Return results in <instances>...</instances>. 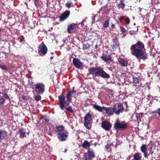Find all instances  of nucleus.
Masks as SVG:
<instances>
[{
    "label": "nucleus",
    "mask_w": 160,
    "mask_h": 160,
    "mask_svg": "<svg viewBox=\"0 0 160 160\" xmlns=\"http://www.w3.org/2000/svg\"><path fill=\"white\" fill-rule=\"evenodd\" d=\"M92 106L94 109L100 112L103 113L105 111L106 113L109 116L113 115L114 113L116 115H118L121 113L124 110L123 104L120 103L114 104L113 108L102 107L96 104H92Z\"/></svg>",
    "instance_id": "f257e3e1"
},
{
    "label": "nucleus",
    "mask_w": 160,
    "mask_h": 160,
    "mask_svg": "<svg viewBox=\"0 0 160 160\" xmlns=\"http://www.w3.org/2000/svg\"><path fill=\"white\" fill-rule=\"evenodd\" d=\"M131 54L135 56L137 59H142L145 61L148 58L147 54L144 51L145 46L142 42L138 41L132 45L130 48Z\"/></svg>",
    "instance_id": "f03ea898"
},
{
    "label": "nucleus",
    "mask_w": 160,
    "mask_h": 160,
    "mask_svg": "<svg viewBox=\"0 0 160 160\" xmlns=\"http://www.w3.org/2000/svg\"><path fill=\"white\" fill-rule=\"evenodd\" d=\"M32 88L33 89V92H35L38 94H42L45 91V85L42 82H38Z\"/></svg>",
    "instance_id": "7ed1b4c3"
},
{
    "label": "nucleus",
    "mask_w": 160,
    "mask_h": 160,
    "mask_svg": "<svg viewBox=\"0 0 160 160\" xmlns=\"http://www.w3.org/2000/svg\"><path fill=\"white\" fill-rule=\"evenodd\" d=\"M84 127L88 130L91 129L92 122V120L90 113H87L84 117Z\"/></svg>",
    "instance_id": "20e7f679"
},
{
    "label": "nucleus",
    "mask_w": 160,
    "mask_h": 160,
    "mask_svg": "<svg viewBox=\"0 0 160 160\" xmlns=\"http://www.w3.org/2000/svg\"><path fill=\"white\" fill-rule=\"evenodd\" d=\"M89 72L87 73L88 75L92 74L93 75L98 77H101L102 78L108 79L110 78V75L106 73L104 71H89Z\"/></svg>",
    "instance_id": "39448f33"
},
{
    "label": "nucleus",
    "mask_w": 160,
    "mask_h": 160,
    "mask_svg": "<svg viewBox=\"0 0 160 160\" xmlns=\"http://www.w3.org/2000/svg\"><path fill=\"white\" fill-rule=\"evenodd\" d=\"M114 129L118 131L120 130H124L128 128V125L125 122H121L119 119H117L113 125Z\"/></svg>",
    "instance_id": "423d86ee"
},
{
    "label": "nucleus",
    "mask_w": 160,
    "mask_h": 160,
    "mask_svg": "<svg viewBox=\"0 0 160 160\" xmlns=\"http://www.w3.org/2000/svg\"><path fill=\"white\" fill-rule=\"evenodd\" d=\"M73 65L78 69H82L83 68H86L87 66L78 58H74L72 60Z\"/></svg>",
    "instance_id": "0eeeda50"
},
{
    "label": "nucleus",
    "mask_w": 160,
    "mask_h": 160,
    "mask_svg": "<svg viewBox=\"0 0 160 160\" xmlns=\"http://www.w3.org/2000/svg\"><path fill=\"white\" fill-rule=\"evenodd\" d=\"M95 157L94 152L92 150L89 148L87 152L85 153L84 155V160H92Z\"/></svg>",
    "instance_id": "6e6552de"
},
{
    "label": "nucleus",
    "mask_w": 160,
    "mask_h": 160,
    "mask_svg": "<svg viewBox=\"0 0 160 160\" xmlns=\"http://www.w3.org/2000/svg\"><path fill=\"white\" fill-rule=\"evenodd\" d=\"M38 51L39 54L40 56H43L46 54L48 51V48L43 43H41L38 47Z\"/></svg>",
    "instance_id": "1a4fd4ad"
},
{
    "label": "nucleus",
    "mask_w": 160,
    "mask_h": 160,
    "mask_svg": "<svg viewBox=\"0 0 160 160\" xmlns=\"http://www.w3.org/2000/svg\"><path fill=\"white\" fill-rule=\"evenodd\" d=\"M69 133L67 130L63 131L58 134V138L60 142H63L67 140L68 138Z\"/></svg>",
    "instance_id": "9d476101"
},
{
    "label": "nucleus",
    "mask_w": 160,
    "mask_h": 160,
    "mask_svg": "<svg viewBox=\"0 0 160 160\" xmlns=\"http://www.w3.org/2000/svg\"><path fill=\"white\" fill-rule=\"evenodd\" d=\"M58 104L60 109L63 110L65 107V104L66 103L65 98L63 96V94H61L58 96Z\"/></svg>",
    "instance_id": "9b49d317"
},
{
    "label": "nucleus",
    "mask_w": 160,
    "mask_h": 160,
    "mask_svg": "<svg viewBox=\"0 0 160 160\" xmlns=\"http://www.w3.org/2000/svg\"><path fill=\"white\" fill-rule=\"evenodd\" d=\"M118 38L117 37L112 39V43L111 45V49L112 51L115 50L116 48L119 46V43L118 42Z\"/></svg>",
    "instance_id": "f8f14e48"
},
{
    "label": "nucleus",
    "mask_w": 160,
    "mask_h": 160,
    "mask_svg": "<svg viewBox=\"0 0 160 160\" xmlns=\"http://www.w3.org/2000/svg\"><path fill=\"white\" fill-rule=\"evenodd\" d=\"M69 10H66L61 15L59 18V21L63 22L68 18L70 15Z\"/></svg>",
    "instance_id": "ddd939ff"
},
{
    "label": "nucleus",
    "mask_w": 160,
    "mask_h": 160,
    "mask_svg": "<svg viewBox=\"0 0 160 160\" xmlns=\"http://www.w3.org/2000/svg\"><path fill=\"white\" fill-rule=\"evenodd\" d=\"M102 127L106 131H109L111 128L112 125L111 123L107 121H104L102 123Z\"/></svg>",
    "instance_id": "4468645a"
},
{
    "label": "nucleus",
    "mask_w": 160,
    "mask_h": 160,
    "mask_svg": "<svg viewBox=\"0 0 160 160\" xmlns=\"http://www.w3.org/2000/svg\"><path fill=\"white\" fill-rule=\"evenodd\" d=\"M53 131L55 133H58L60 132H62L63 131H65V128L62 125H58L55 128H53Z\"/></svg>",
    "instance_id": "2eb2a0df"
},
{
    "label": "nucleus",
    "mask_w": 160,
    "mask_h": 160,
    "mask_svg": "<svg viewBox=\"0 0 160 160\" xmlns=\"http://www.w3.org/2000/svg\"><path fill=\"white\" fill-rule=\"evenodd\" d=\"M140 150L143 153L144 157L145 158H148V154L147 150L146 145L142 144L140 148Z\"/></svg>",
    "instance_id": "dca6fc26"
},
{
    "label": "nucleus",
    "mask_w": 160,
    "mask_h": 160,
    "mask_svg": "<svg viewBox=\"0 0 160 160\" xmlns=\"http://www.w3.org/2000/svg\"><path fill=\"white\" fill-rule=\"evenodd\" d=\"M77 25V24L72 23L68 27L67 31L69 33H71L73 32V30L76 28V26Z\"/></svg>",
    "instance_id": "f3484780"
},
{
    "label": "nucleus",
    "mask_w": 160,
    "mask_h": 160,
    "mask_svg": "<svg viewBox=\"0 0 160 160\" xmlns=\"http://www.w3.org/2000/svg\"><path fill=\"white\" fill-rule=\"evenodd\" d=\"M101 58L102 60L105 62L109 61L111 60V57L109 55V54H106L103 53L101 57Z\"/></svg>",
    "instance_id": "a211bd4d"
},
{
    "label": "nucleus",
    "mask_w": 160,
    "mask_h": 160,
    "mask_svg": "<svg viewBox=\"0 0 160 160\" xmlns=\"http://www.w3.org/2000/svg\"><path fill=\"white\" fill-rule=\"evenodd\" d=\"M76 92L74 90H72L71 91H68L67 92V94L66 95V98L67 100H68L69 101H70V100H72V96L74 93H75Z\"/></svg>",
    "instance_id": "6ab92c4d"
},
{
    "label": "nucleus",
    "mask_w": 160,
    "mask_h": 160,
    "mask_svg": "<svg viewBox=\"0 0 160 160\" xmlns=\"http://www.w3.org/2000/svg\"><path fill=\"white\" fill-rule=\"evenodd\" d=\"M118 19L119 21L121 22H122V20H124L125 23L127 25L128 24L130 23V19L128 17L126 16H121Z\"/></svg>",
    "instance_id": "aec40b11"
},
{
    "label": "nucleus",
    "mask_w": 160,
    "mask_h": 160,
    "mask_svg": "<svg viewBox=\"0 0 160 160\" xmlns=\"http://www.w3.org/2000/svg\"><path fill=\"white\" fill-rule=\"evenodd\" d=\"M18 131L20 138H23L26 137L25 134L26 132L25 130L24 129L21 128L19 129Z\"/></svg>",
    "instance_id": "412c9836"
},
{
    "label": "nucleus",
    "mask_w": 160,
    "mask_h": 160,
    "mask_svg": "<svg viewBox=\"0 0 160 160\" xmlns=\"http://www.w3.org/2000/svg\"><path fill=\"white\" fill-rule=\"evenodd\" d=\"M141 153L137 152L133 155V159L132 160H140L142 159V156H141Z\"/></svg>",
    "instance_id": "4be33fe9"
},
{
    "label": "nucleus",
    "mask_w": 160,
    "mask_h": 160,
    "mask_svg": "<svg viewBox=\"0 0 160 160\" xmlns=\"http://www.w3.org/2000/svg\"><path fill=\"white\" fill-rule=\"evenodd\" d=\"M83 148L87 149L90 146V143L87 140L85 141L81 145Z\"/></svg>",
    "instance_id": "5701e85b"
},
{
    "label": "nucleus",
    "mask_w": 160,
    "mask_h": 160,
    "mask_svg": "<svg viewBox=\"0 0 160 160\" xmlns=\"http://www.w3.org/2000/svg\"><path fill=\"white\" fill-rule=\"evenodd\" d=\"M118 61L123 66H126L127 65L128 62L122 58H119Z\"/></svg>",
    "instance_id": "b1692460"
},
{
    "label": "nucleus",
    "mask_w": 160,
    "mask_h": 160,
    "mask_svg": "<svg viewBox=\"0 0 160 160\" xmlns=\"http://www.w3.org/2000/svg\"><path fill=\"white\" fill-rule=\"evenodd\" d=\"M125 0H120V3H118V8L120 9L122 8L123 9L125 8V5L124 3V1Z\"/></svg>",
    "instance_id": "393cba45"
},
{
    "label": "nucleus",
    "mask_w": 160,
    "mask_h": 160,
    "mask_svg": "<svg viewBox=\"0 0 160 160\" xmlns=\"http://www.w3.org/2000/svg\"><path fill=\"white\" fill-rule=\"evenodd\" d=\"M143 114V113H140L136 115V117L138 122H140L141 121V118L142 117Z\"/></svg>",
    "instance_id": "a878e982"
},
{
    "label": "nucleus",
    "mask_w": 160,
    "mask_h": 160,
    "mask_svg": "<svg viewBox=\"0 0 160 160\" xmlns=\"http://www.w3.org/2000/svg\"><path fill=\"white\" fill-rule=\"evenodd\" d=\"M64 108L66 110L69 112H70L72 113H73L74 112V110L72 109V107L71 106H69L68 107L65 106Z\"/></svg>",
    "instance_id": "bb28decb"
},
{
    "label": "nucleus",
    "mask_w": 160,
    "mask_h": 160,
    "mask_svg": "<svg viewBox=\"0 0 160 160\" xmlns=\"http://www.w3.org/2000/svg\"><path fill=\"white\" fill-rule=\"evenodd\" d=\"M7 132L5 131H2L1 130H0V140L1 139V137L3 135L4 136V135L6 136L7 135Z\"/></svg>",
    "instance_id": "cd10ccee"
},
{
    "label": "nucleus",
    "mask_w": 160,
    "mask_h": 160,
    "mask_svg": "<svg viewBox=\"0 0 160 160\" xmlns=\"http://www.w3.org/2000/svg\"><path fill=\"white\" fill-rule=\"evenodd\" d=\"M156 113L158 114L159 116H160V108H158L157 110L151 112V114H154L155 116L156 115Z\"/></svg>",
    "instance_id": "c85d7f7f"
},
{
    "label": "nucleus",
    "mask_w": 160,
    "mask_h": 160,
    "mask_svg": "<svg viewBox=\"0 0 160 160\" xmlns=\"http://www.w3.org/2000/svg\"><path fill=\"white\" fill-rule=\"evenodd\" d=\"M109 20H106L103 25V27L105 28L108 27L109 26Z\"/></svg>",
    "instance_id": "c756f323"
},
{
    "label": "nucleus",
    "mask_w": 160,
    "mask_h": 160,
    "mask_svg": "<svg viewBox=\"0 0 160 160\" xmlns=\"http://www.w3.org/2000/svg\"><path fill=\"white\" fill-rule=\"evenodd\" d=\"M41 118H43L45 121L47 122H48L50 120L49 118L46 115H44L43 116L41 117Z\"/></svg>",
    "instance_id": "7c9ffc66"
},
{
    "label": "nucleus",
    "mask_w": 160,
    "mask_h": 160,
    "mask_svg": "<svg viewBox=\"0 0 160 160\" xmlns=\"http://www.w3.org/2000/svg\"><path fill=\"white\" fill-rule=\"evenodd\" d=\"M133 83L135 84H138L139 82L138 78L136 77H133Z\"/></svg>",
    "instance_id": "2f4dec72"
},
{
    "label": "nucleus",
    "mask_w": 160,
    "mask_h": 160,
    "mask_svg": "<svg viewBox=\"0 0 160 160\" xmlns=\"http://www.w3.org/2000/svg\"><path fill=\"white\" fill-rule=\"evenodd\" d=\"M120 29L121 31L123 33H126L127 32V30L125 29V28L122 26H120Z\"/></svg>",
    "instance_id": "473e14b6"
},
{
    "label": "nucleus",
    "mask_w": 160,
    "mask_h": 160,
    "mask_svg": "<svg viewBox=\"0 0 160 160\" xmlns=\"http://www.w3.org/2000/svg\"><path fill=\"white\" fill-rule=\"evenodd\" d=\"M40 94H38L36 96H35V99L36 101H38L41 100V97L40 95Z\"/></svg>",
    "instance_id": "72a5a7b5"
},
{
    "label": "nucleus",
    "mask_w": 160,
    "mask_h": 160,
    "mask_svg": "<svg viewBox=\"0 0 160 160\" xmlns=\"http://www.w3.org/2000/svg\"><path fill=\"white\" fill-rule=\"evenodd\" d=\"M90 45L88 44H84L83 46V49L84 50L87 49H89L90 48Z\"/></svg>",
    "instance_id": "f704fd0d"
},
{
    "label": "nucleus",
    "mask_w": 160,
    "mask_h": 160,
    "mask_svg": "<svg viewBox=\"0 0 160 160\" xmlns=\"http://www.w3.org/2000/svg\"><path fill=\"white\" fill-rule=\"evenodd\" d=\"M103 69L100 67H96V68H91L89 70H102Z\"/></svg>",
    "instance_id": "c9c22d12"
},
{
    "label": "nucleus",
    "mask_w": 160,
    "mask_h": 160,
    "mask_svg": "<svg viewBox=\"0 0 160 160\" xmlns=\"http://www.w3.org/2000/svg\"><path fill=\"white\" fill-rule=\"evenodd\" d=\"M5 102V100L2 98H0V106L3 105Z\"/></svg>",
    "instance_id": "e433bc0d"
},
{
    "label": "nucleus",
    "mask_w": 160,
    "mask_h": 160,
    "mask_svg": "<svg viewBox=\"0 0 160 160\" xmlns=\"http://www.w3.org/2000/svg\"><path fill=\"white\" fill-rule=\"evenodd\" d=\"M72 4V2H68L67 3H65V5L69 8L71 7V6Z\"/></svg>",
    "instance_id": "4c0bfd02"
},
{
    "label": "nucleus",
    "mask_w": 160,
    "mask_h": 160,
    "mask_svg": "<svg viewBox=\"0 0 160 160\" xmlns=\"http://www.w3.org/2000/svg\"><path fill=\"white\" fill-rule=\"evenodd\" d=\"M0 68L1 69L4 70H7L8 69L7 66L6 65H0Z\"/></svg>",
    "instance_id": "58836bf2"
},
{
    "label": "nucleus",
    "mask_w": 160,
    "mask_h": 160,
    "mask_svg": "<svg viewBox=\"0 0 160 160\" xmlns=\"http://www.w3.org/2000/svg\"><path fill=\"white\" fill-rule=\"evenodd\" d=\"M3 96L5 98H7L8 100L10 99L9 97L6 92H4V95H3Z\"/></svg>",
    "instance_id": "ea45409f"
},
{
    "label": "nucleus",
    "mask_w": 160,
    "mask_h": 160,
    "mask_svg": "<svg viewBox=\"0 0 160 160\" xmlns=\"http://www.w3.org/2000/svg\"><path fill=\"white\" fill-rule=\"evenodd\" d=\"M72 102V101L71 100H70V101H69L68 100H67V101L66 102V103H65V104H66V105H67L68 106L70 103Z\"/></svg>",
    "instance_id": "a19ab883"
},
{
    "label": "nucleus",
    "mask_w": 160,
    "mask_h": 160,
    "mask_svg": "<svg viewBox=\"0 0 160 160\" xmlns=\"http://www.w3.org/2000/svg\"><path fill=\"white\" fill-rule=\"evenodd\" d=\"M112 28V30L116 29V28L115 27V25L114 24H112L111 25Z\"/></svg>",
    "instance_id": "79ce46f5"
},
{
    "label": "nucleus",
    "mask_w": 160,
    "mask_h": 160,
    "mask_svg": "<svg viewBox=\"0 0 160 160\" xmlns=\"http://www.w3.org/2000/svg\"><path fill=\"white\" fill-rule=\"evenodd\" d=\"M84 22H86V20L85 19L83 20L81 22V26H82L84 25Z\"/></svg>",
    "instance_id": "37998d69"
},
{
    "label": "nucleus",
    "mask_w": 160,
    "mask_h": 160,
    "mask_svg": "<svg viewBox=\"0 0 160 160\" xmlns=\"http://www.w3.org/2000/svg\"><path fill=\"white\" fill-rule=\"evenodd\" d=\"M22 98L24 100H27L28 99V98L25 96H22Z\"/></svg>",
    "instance_id": "c03bdc74"
},
{
    "label": "nucleus",
    "mask_w": 160,
    "mask_h": 160,
    "mask_svg": "<svg viewBox=\"0 0 160 160\" xmlns=\"http://www.w3.org/2000/svg\"><path fill=\"white\" fill-rule=\"evenodd\" d=\"M129 32L130 34L131 35L134 34V32L133 31H130Z\"/></svg>",
    "instance_id": "a18cd8bd"
},
{
    "label": "nucleus",
    "mask_w": 160,
    "mask_h": 160,
    "mask_svg": "<svg viewBox=\"0 0 160 160\" xmlns=\"http://www.w3.org/2000/svg\"><path fill=\"white\" fill-rule=\"evenodd\" d=\"M38 1V0H34V3L36 6V3Z\"/></svg>",
    "instance_id": "49530a36"
},
{
    "label": "nucleus",
    "mask_w": 160,
    "mask_h": 160,
    "mask_svg": "<svg viewBox=\"0 0 160 160\" xmlns=\"http://www.w3.org/2000/svg\"><path fill=\"white\" fill-rule=\"evenodd\" d=\"M67 150H68L67 149H65V150H64V152H67Z\"/></svg>",
    "instance_id": "de8ad7c7"
},
{
    "label": "nucleus",
    "mask_w": 160,
    "mask_h": 160,
    "mask_svg": "<svg viewBox=\"0 0 160 160\" xmlns=\"http://www.w3.org/2000/svg\"><path fill=\"white\" fill-rule=\"evenodd\" d=\"M29 74H32V72L31 71H29Z\"/></svg>",
    "instance_id": "09e8293b"
},
{
    "label": "nucleus",
    "mask_w": 160,
    "mask_h": 160,
    "mask_svg": "<svg viewBox=\"0 0 160 160\" xmlns=\"http://www.w3.org/2000/svg\"><path fill=\"white\" fill-rule=\"evenodd\" d=\"M3 28H0V31H2V30H3Z\"/></svg>",
    "instance_id": "8fccbe9b"
},
{
    "label": "nucleus",
    "mask_w": 160,
    "mask_h": 160,
    "mask_svg": "<svg viewBox=\"0 0 160 160\" xmlns=\"http://www.w3.org/2000/svg\"><path fill=\"white\" fill-rule=\"evenodd\" d=\"M4 92H5V91H4L3 92H2V94L3 95H4Z\"/></svg>",
    "instance_id": "3c124183"
},
{
    "label": "nucleus",
    "mask_w": 160,
    "mask_h": 160,
    "mask_svg": "<svg viewBox=\"0 0 160 160\" xmlns=\"http://www.w3.org/2000/svg\"><path fill=\"white\" fill-rule=\"evenodd\" d=\"M29 78L31 79H32V77L31 76H30Z\"/></svg>",
    "instance_id": "603ef678"
},
{
    "label": "nucleus",
    "mask_w": 160,
    "mask_h": 160,
    "mask_svg": "<svg viewBox=\"0 0 160 160\" xmlns=\"http://www.w3.org/2000/svg\"><path fill=\"white\" fill-rule=\"evenodd\" d=\"M95 48H97V47H98V45H96L95 46Z\"/></svg>",
    "instance_id": "864d4df0"
},
{
    "label": "nucleus",
    "mask_w": 160,
    "mask_h": 160,
    "mask_svg": "<svg viewBox=\"0 0 160 160\" xmlns=\"http://www.w3.org/2000/svg\"><path fill=\"white\" fill-rule=\"evenodd\" d=\"M54 72H55V73H57V71L56 70H55V71H54Z\"/></svg>",
    "instance_id": "5fc2aeb1"
},
{
    "label": "nucleus",
    "mask_w": 160,
    "mask_h": 160,
    "mask_svg": "<svg viewBox=\"0 0 160 160\" xmlns=\"http://www.w3.org/2000/svg\"><path fill=\"white\" fill-rule=\"evenodd\" d=\"M2 92H0V94H2Z\"/></svg>",
    "instance_id": "6e6d98bb"
},
{
    "label": "nucleus",
    "mask_w": 160,
    "mask_h": 160,
    "mask_svg": "<svg viewBox=\"0 0 160 160\" xmlns=\"http://www.w3.org/2000/svg\"><path fill=\"white\" fill-rule=\"evenodd\" d=\"M50 58H51V59H52V57H51Z\"/></svg>",
    "instance_id": "4d7b16f0"
},
{
    "label": "nucleus",
    "mask_w": 160,
    "mask_h": 160,
    "mask_svg": "<svg viewBox=\"0 0 160 160\" xmlns=\"http://www.w3.org/2000/svg\"><path fill=\"white\" fill-rule=\"evenodd\" d=\"M160 75V73H158V75L159 76Z\"/></svg>",
    "instance_id": "13d9d810"
},
{
    "label": "nucleus",
    "mask_w": 160,
    "mask_h": 160,
    "mask_svg": "<svg viewBox=\"0 0 160 160\" xmlns=\"http://www.w3.org/2000/svg\"><path fill=\"white\" fill-rule=\"evenodd\" d=\"M157 160H160V159H157Z\"/></svg>",
    "instance_id": "bf43d9fd"
}]
</instances>
